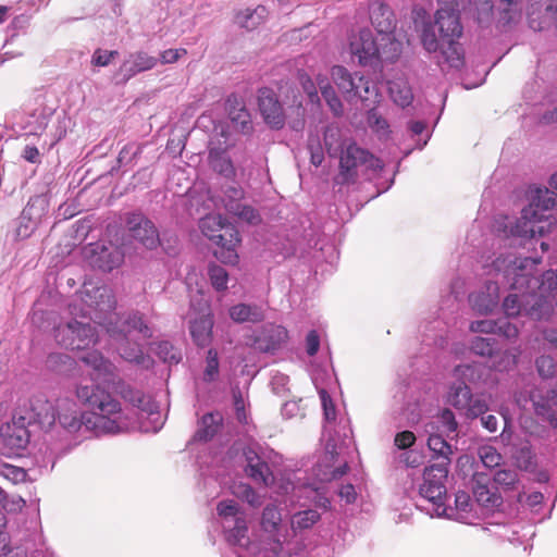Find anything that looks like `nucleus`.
<instances>
[{
	"label": "nucleus",
	"mask_w": 557,
	"mask_h": 557,
	"mask_svg": "<svg viewBox=\"0 0 557 557\" xmlns=\"http://www.w3.org/2000/svg\"><path fill=\"white\" fill-rule=\"evenodd\" d=\"M348 524H233L223 529L237 557H332L352 534Z\"/></svg>",
	"instance_id": "f257e3e1"
},
{
	"label": "nucleus",
	"mask_w": 557,
	"mask_h": 557,
	"mask_svg": "<svg viewBox=\"0 0 557 557\" xmlns=\"http://www.w3.org/2000/svg\"><path fill=\"white\" fill-rule=\"evenodd\" d=\"M81 305L94 323L104 327L110 343L127 362L148 367L150 359L144 354L141 341L152 337L153 331L139 312L128 313L120 319L114 312L115 298L108 286L85 284L81 292Z\"/></svg>",
	"instance_id": "f03ea898"
},
{
	"label": "nucleus",
	"mask_w": 557,
	"mask_h": 557,
	"mask_svg": "<svg viewBox=\"0 0 557 557\" xmlns=\"http://www.w3.org/2000/svg\"><path fill=\"white\" fill-rule=\"evenodd\" d=\"M438 2L434 21L424 22L422 25L420 41L429 53L440 52V64L446 63L449 67L460 69L463 65L465 51L459 41L463 35L459 4L444 3L443 0Z\"/></svg>",
	"instance_id": "7ed1b4c3"
},
{
	"label": "nucleus",
	"mask_w": 557,
	"mask_h": 557,
	"mask_svg": "<svg viewBox=\"0 0 557 557\" xmlns=\"http://www.w3.org/2000/svg\"><path fill=\"white\" fill-rule=\"evenodd\" d=\"M541 261V258H518L512 253L499 255L492 262L490 273L502 274L510 289H527L546 295L557 288V272L547 270L536 276L535 269Z\"/></svg>",
	"instance_id": "20e7f679"
},
{
	"label": "nucleus",
	"mask_w": 557,
	"mask_h": 557,
	"mask_svg": "<svg viewBox=\"0 0 557 557\" xmlns=\"http://www.w3.org/2000/svg\"><path fill=\"white\" fill-rule=\"evenodd\" d=\"M81 360L94 370L95 380L100 381L120 394L126 401L146 413L153 421L160 420L157 404L149 395L133 389L128 384L117 379L115 366L99 351L91 350L82 355Z\"/></svg>",
	"instance_id": "39448f33"
},
{
	"label": "nucleus",
	"mask_w": 557,
	"mask_h": 557,
	"mask_svg": "<svg viewBox=\"0 0 557 557\" xmlns=\"http://www.w3.org/2000/svg\"><path fill=\"white\" fill-rule=\"evenodd\" d=\"M67 433L82 430L95 431L96 434H116L121 432V421L111 420L102 416H92L81 412L77 404L69 398L57 400L55 422Z\"/></svg>",
	"instance_id": "423d86ee"
},
{
	"label": "nucleus",
	"mask_w": 557,
	"mask_h": 557,
	"mask_svg": "<svg viewBox=\"0 0 557 557\" xmlns=\"http://www.w3.org/2000/svg\"><path fill=\"white\" fill-rule=\"evenodd\" d=\"M383 169L382 161L356 143L341 150L339 173L336 183H354L359 175L371 176Z\"/></svg>",
	"instance_id": "0eeeda50"
},
{
	"label": "nucleus",
	"mask_w": 557,
	"mask_h": 557,
	"mask_svg": "<svg viewBox=\"0 0 557 557\" xmlns=\"http://www.w3.org/2000/svg\"><path fill=\"white\" fill-rule=\"evenodd\" d=\"M89 317L84 312L79 318H73L54 329L57 343L67 349H86L97 342L96 329L90 323Z\"/></svg>",
	"instance_id": "6e6552de"
},
{
	"label": "nucleus",
	"mask_w": 557,
	"mask_h": 557,
	"mask_svg": "<svg viewBox=\"0 0 557 557\" xmlns=\"http://www.w3.org/2000/svg\"><path fill=\"white\" fill-rule=\"evenodd\" d=\"M77 398L87 404L99 412H86L92 416H102L111 420L121 421V432L128 428V423L124 418L121 405L109 393L99 387V385H78L76 389Z\"/></svg>",
	"instance_id": "1a4fd4ad"
},
{
	"label": "nucleus",
	"mask_w": 557,
	"mask_h": 557,
	"mask_svg": "<svg viewBox=\"0 0 557 557\" xmlns=\"http://www.w3.org/2000/svg\"><path fill=\"white\" fill-rule=\"evenodd\" d=\"M447 474V461L434 463L425 468L423 483L419 488L420 495L432 504L436 517H442L446 512L443 499L446 495Z\"/></svg>",
	"instance_id": "9d476101"
},
{
	"label": "nucleus",
	"mask_w": 557,
	"mask_h": 557,
	"mask_svg": "<svg viewBox=\"0 0 557 557\" xmlns=\"http://www.w3.org/2000/svg\"><path fill=\"white\" fill-rule=\"evenodd\" d=\"M332 79L348 101L369 100L375 94V86L364 75L350 73L342 65H335L331 71Z\"/></svg>",
	"instance_id": "9b49d317"
},
{
	"label": "nucleus",
	"mask_w": 557,
	"mask_h": 557,
	"mask_svg": "<svg viewBox=\"0 0 557 557\" xmlns=\"http://www.w3.org/2000/svg\"><path fill=\"white\" fill-rule=\"evenodd\" d=\"M272 456V450H265L258 445L247 446L244 449L246 475L257 484L271 486L274 483Z\"/></svg>",
	"instance_id": "f8f14e48"
},
{
	"label": "nucleus",
	"mask_w": 557,
	"mask_h": 557,
	"mask_svg": "<svg viewBox=\"0 0 557 557\" xmlns=\"http://www.w3.org/2000/svg\"><path fill=\"white\" fill-rule=\"evenodd\" d=\"M199 227L206 237L228 251L233 250L239 243L237 231L220 213H212L202 218Z\"/></svg>",
	"instance_id": "ddd939ff"
},
{
	"label": "nucleus",
	"mask_w": 557,
	"mask_h": 557,
	"mask_svg": "<svg viewBox=\"0 0 557 557\" xmlns=\"http://www.w3.org/2000/svg\"><path fill=\"white\" fill-rule=\"evenodd\" d=\"M125 228L128 236L146 249L152 250L160 245V235L154 223L143 212L125 213Z\"/></svg>",
	"instance_id": "4468645a"
},
{
	"label": "nucleus",
	"mask_w": 557,
	"mask_h": 557,
	"mask_svg": "<svg viewBox=\"0 0 557 557\" xmlns=\"http://www.w3.org/2000/svg\"><path fill=\"white\" fill-rule=\"evenodd\" d=\"M448 403L469 419H475L488 410L485 398L473 395L465 383H456L450 387Z\"/></svg>",
	"instance_id": "2eb2a0df"
},
{
	"label": "nucleus",
	"mask_w": 557,
	"mask_h": 557,
	"mask_svg": "<svg viewBox=\"0 0 557 557\" xmlns=\"http://www.w3.org/2000/svg\"><path fill=\"white\" fill-rule=\"evenodd\" d=\"M543 218L544 215H539L533 208H524L521 216L506 227L513 237L534 238L536 234L543 236L555 225V221H544Z\"/></svg>",
	"instance_id": "dca6fc26"
},
{
	"label": "nucleus",
	"mask_w": 557,
	"mask_h": 557,
	"mask_svg": "<svg viewBox=\"0 0 557 557\" xmlns=\"http://www.w3.org/2000/svg\"><path fill=\"white\" fill-rule=\"evenodd\" d=\"M472 493L483 517L494 513L502 505L503 497L490 487V476L483 472H474L471 479Z\"/></svg>",
	"instance_id": "f3484780"
},
{
	"label": "nucleus",
	"mask_w": 557,
	"mask_h": 557,
	"mask_svg": "<svg viewBox=\"0 0 557 557\" xmlns=\"http://www.w3.org/2000/svg\"><path fill=\"white\" fill-rule=\"evenodd\" d=\"M88 263L103 272H110L124 261L123 251L113 244L94 243L84 250Z\"/></svg>",
	"instance_id": "a211bd4d"
},
{
	"label": "nucleus",
	"mask_w": 557,
	"mask_h": 557,
	"mask_svg": "<svg viewBox=\"0 0 557 557\" xmlns=\"http://www.w3.org/2000/svg\"><path fill=\"white\" fill-rule=\"evenodd\" d=\"M57 403L52 404L47 399L35 398L30 403L29 409L24 413H18L21 423L27 425H38L41 430L49 431L55 424Z\"/></svg>",
	"instance_id": "6ab92c4d"
},
{
	"label": "nucleus",
	"mask_w": 557,
	"mask_h": 557,
	"mask_svg": "<svg viewBox=\"0 0 557 557\" xmlns=\"http://www.w3.org/2000/svg\"><path fill=\"white\" fill-rule=\"evenodd\" d=\"M350 52L362 66H377L379 37L370 29H361L350 41Z\"/></svg>",
	"instance_id": "aec40b11"
},
{
	"label": "nucleus",
	"mask_w": 557,
	"mask_h": 557,
	"mask_svg": "<svg viewBox=\"0 0 557 557\" xmlns=\"http://www.w3.org/2000/svg\"><path fill=\"white\" fill-rule=\"evenodd\" d=\"M258 106L264 122L274 129H281L285 124V114L276 94L268 87L258 91Z\"/></svg>",
	"instance_id": "412c9836"
},
{
	"label": "nucleus",
	"mask_w": 557,
	"mask_h": 557,
	"mask_svg": "<svg viewBox=\"0 0 557 557\" xmlns=\"http://www.w3.org/2000/svg\"><path fill=\"white\" fill-rule=\"evenodd\" d=\"M527 17L530 28L535 32L548 29L553 25L557 28V0H549L545 5L533 0L527 9Z\"/></svg>",
	"instance_id": "4be33fe9"
},
{
	"label": "nucleus",
	"mask_w": 557,
	"mask_h": 557,
	"mask_svg": "<svg viewBox=\"0 0 557 557\" xmlns=\"http://www.w3.org/2000/svg\"><path fill=\"white\" fill-rule=\"evenodd\" d=\"M0 438L3 447L10 454H17L26 448L29 442V432L27 423H21L18 413L13 416L12 423H7L0 429Z\"/></svg>",
	"instance_id": "5701e85b"
},
{
	"label": "nucleus",
	"mask_w": 557,
	"mask_h": 557,
	"mask_svg": "<svg viewBox=\"0 0 557 557\" xmlns=\"http://www.w3.org/2000/svg\"><path fill=\"white\" fill-rule=\"evenodd\" d=\"M287 339V330L282 325L264 324L255 335L252 347L261 352H274Z\"/></svg>",
	"instance_id": "b1692460"
},
{
	"label": "nucleus",
	"mask_w": 557,
	"mask_h": 557,
	"mask_svg": "<svg viewBox=\"0 0 557 557\" xmlns=\"http://www.w3.org/2000/svg\"><path fill=\"white\" fill-rule=\"evenodd\" d=\"M158 59L145 51L131 53L121 64L115 77L117 83L125 84L135 75L153 69Z\"/></svg>",
	"instance_id": "393cba45"
},
{
	"label": "nucleus",
	"mask_w": 557,
	"mask_h": 557,
	"mask_svg": "<svg viewBox=\"0 0 557 557\" xmlns=\"http://www.w3.org/2000/svg\"><path fill=\"white\" fill-rule=\"evenodd\" d=\"M499 287L497 282L487 281L479 290L469 295L471 308L479 314L491 313L498 305Z\"/></svg>",
	"instance_id": "a878e982"
},
{
	"label": "nucleus",
	"mask_w": 557,
	"mask_h": 557,
	"mask_svg": "<svg viewBox=\"0 0 557 557\" xmlns=\"http://www.w3.org/2000/svg\"><path fill=\"white\" fill-rule=\"evenodd\" d=\"M496 16L497 23L502 26L517 24L523 13V0H495L492 7Z\"/></svg>",
	"instance_id": "bb28decb"
},
{
	"label": "nucleus",
	"mask_w": 557,
	"mask_h": 557,
	"mask_svg": "<svg viewBox=\"0 0 557 557\" xmlns=\"http://www.w3.org/2000/svg\"><path fill=\"white\" fill-rule=\"evenodd\" d=\"M225 108L235 129L243 134H247L252 129L250 113L235 95L226 99Z\"/></svg>",
	"instance_id": "cd10ccee"
},
{
	"label": "nucleus",
	"mask_w": 557,
	"mask_h": 557,
	"mask_svg": "<svg viewBox=\"0 0 557 557\" xmlns=\"http://www.w3.org/2000/svg\"><path fill=\"white\" fill-rule=\"evenodd\" d=\"M527 301L523 305V315L534 321L545 320L550 315L552 306L545 295L527 290Z\"/></svg>",
	"instance_id": "c85d7f7f"
},
{
	"label": "nucleus",
	"mask_w": 557,
	"mask_h": 557,
	"mask_svg": "<svg viewBox=\"0 0 557 557\" xmlns=\"http://www.w3.org/2000/svg\"><path fill=\"white\" fill-rule=\"evenodd\" d=\"M370 20L379 36L392 34L396 27L395 15L385 3H374L371 7Z\"/></svg>",
	"instance_id": "c756f323"
},
{
	"label": "nucleus",
	"mask_w": 557,
	"mask_h": 557,
	"mask_svg": "<svg viewBox=\"0 0 557 557\" xmlns=\"http://www.w3.org/2000/svg\"><path fill=\"white\" fill-rule=\"evenodd\" d=\"M212 327V317H190L189 319V332L191 338L199 347H206L211 343Z\"/></svg>",
	"instance_id": "7c9ffc66"
},
{
	"label": "nucleus",
	"mask_w": 557,
	"mask_h": 557,
	"mask_svg": "<svg viewBox=\"0 0 557 557\" xmlns=\"http://www.w3.org/2000/svg\"><path fill=\"white\" fill-rule=\"evenodd\" d=\"M222 422L223 416L221 412L214 411L206 413L199 421L194 440L203 442L211 440L220 431Z\"/></svg>",
	"instance_id": "2f4dec72"
},
{
	"label": "nucleus",
	"mask_w": 557,
	"mask_h": 557,
	"mask_svg": "<svg viewBox=\"0 0 557 557\" xmlns=\"http://www.w3.org/2000/svg\"><path fill=\"white\" fill-rule=\"evenodd\" d=\"M430 429L426 431L430 433L428 438V446L434 454V457L441 459L440 462L447 461V466L450 463V457L454 454L453 446L444 438L442 433H433L435 430L434 423L429 425Z\"/></svg>",
	"instance_id": "473e14b6"
},
{
	"label": "nucleus",
	"mask_w": 557,
	"mask_h": 557,
	"mask_svg": "<svg viewBox=\"0 0 557 557\" xmlns=\"http://www.w3.org/2000/svg\"><path fill=\"white\" fill-rule=\"evenodd\" d=\"M228 313L235 323H258L264 319L262 308L257 305L237 304L230 308Z\"/></svg>",
	"instance_id": "72a5a7b5"
},
{
	"label": "nucleus",
	"mask_w": 557,
	"mask_h": 557,
	"mask_svg": "<svg viewBox=\"0 0 557 557\" xmlns=\"http://www.w3.org/2000/svg\"><path fill=\"white\" fill-rule=\"evenodd\" d=\"M557 206V196L554 191L548 188H537L532 197V201L528 208L536 210L539 215H544V221H552L550 214H546L547 211L554 209Z\"/></svg>",
	"instance_id": "f704fd0d"
},
{
	"label": "nucleus",
	"mask_w": 557,
	"mask_h": 557,
	"mask_svg": "<svg viewBox=\"0 0 557 557\" xmlns=\"http://www.w3.org/2000/svg\"><path fill=\"white\" fill-rule=\"evenodd\" d=\"M401 54V42L396 40L392 34L381 35L379 37L377 65L388 62H395Z\"/></svg>",
	"instance_id": "c9c22d12"
},
{
	"label": "nucleus",
	"mask_w": 557,
	"mask_h": 557,
	"mask_svg": "<svg viewBox=\"0 0 557 557\" xmlns=\"http://www.w3.org/2000/svg\"><path fill=\"white\" fill-rule=\"evenodd\" d=\"M388 92L392 100L401 108L410 106L413 100L412 89L407 79L403 77L388 82Z\"/></svg>",
	"instance_id": "e433bc0d"
},
{
	"label": "nucleus",
	"mask_w": 557,
	"mask_h": 557,
	"mask_svg": "<svg viewBox=\"0 0 557 557\" xmlns=\"http://www.w3.org/2000/svg\"><path fill=\"white\" fill-rule=\"evenodd\" d=\"M209 163L213 171L226 178H233L236 174L231 158L223 149L211 148L209 150Z\"/></svg>",
	"instance_id": "4c0bfd02"
},
{
	"label": "nucleus",
	"mask_w": 557,
	"mask_h": 557,
	"mask_svg": "<svg viewBox=\"0 0 557 557\" xmlns=\"http://www.w3.org/2000/svg\"><path fill=\"white\" fill-rule=\"evenodd\" d=\"M268 16V10L263 5H258L255 9H244L236 14V23L248 30L255 29Z\"/></svg>",
	"instance_id": "58836bf2"
},
{
	"label": "nucleus",
	"mask_w": 557,
	"mask_h": 557,
	"mask_svg": "<svg viewBox=\"0 0 557 557\" xmlns=\"http://www.w3.org/2000/svg\"><path fill=\"white\" fill-rule=\"evenodd\" d=\"M502 529L498 535L502 539H506L508 542L512 544L523 543L522 537L529 536L530 539L534 536L535 531L532 529L533 524H496Z\"/></svg>",
	"instance_id": "ea45409f"
},
{
	"label": "nucleus",
	"mask_w": 557,
	"mask_h": 557,
	"mask_svg": "<svg viewBox=\"0 0 557 557\" xmlns=\"http://www.w3.org/2000/svg\"><path fill=\"white\" fill-rule=\"evenodd\" d=\"M469 349L476 356L492 358L498 351L497 341L492 337L474 336L469 341Z\"/></svg>",
	"instance_id": "a19ab883"
},
{
	"label": "nucleus",
	"mask_w": 557,
	"mask_h": 557,
	"mask_svg": "<svg viewBox=\"0 0 557 557\" xmlns=\"http://www.w3.org/2000/svg\"><path fill=\"white\" fill-rule=\"evenodd\" d=\"M516 293L509 294L503 302V309L507 317L523 315V305L527 301L525 289H513Z\"/></svg>",
	"instance_id": "79ce46f5"
},
{
	"label": "nucleus",
	"mask_w": 557,
	"mask_h": 557,
	"mask_svg": "<svg viewBox=\"0 0 557 557\" xmlns=\"http://www.w3.org/2000/svg\"><path fill=\"white\" fill-rule=\"evenodd\" d=\"M225 207L230 213L238 216L240 220L249 224H257L260 221L259 213L251 206L231 201L226 203Z\"/></svg>",
	"instance_id": "37998d69"
},
{
	"label": "nucleus",
	"mask_w": 557,
	"mask_h": 557,
	"mask_svg": "<svg viewBox=\"0 0 557 557\" xmlns=\"http://www.w3.org/2000/svg\"><path fill=\"white\" fill-rule=\"evenodd\" d=\"M513 458L517 466L522 470L532 471L536 466L535 455L529 443L519 446L513 453Z\"/></svg>",
	"instance_id": "c03bdc74"
},
{
	"label": "nucleus",
	"mask_w": 557,
	"mask_h": 557,
	"mask_svg": "<svg viewBox=\"0 0 557 557\" xmlns=\"http://www.w3.org/2000/svg\"><path fill=\"white\" fill-rule=\"evenodd\" d=\"M156 355L165 363L177 364L182 360L181 350L168 341L157 344Z\"/></svg>",
	"instance_id": "a18cd8bd"
},
{
	"label": "nucleus",
	"mask_w": 557,
	"mask_h": 557,
	"mask_svg": "<svg viewBox=\"0 0 557 557\" xmlns=\"http://www.w3.org/2000/svg\"><path fill=\"white\" fill-rule=\"evenodd\" d=\"M454 373L459 383H476L482 376V368L479 364H459Z\"/></svg>",
	"instance_id": "49530a36"
},
{
	"label": "nucleus",
	"mask_w": 557,
	"mask_h": 557,
	"mask_svg": "<svg viewBox=\"0 0 557 557\" xmlns=\"http://www.w3.org/2000/svg\"><path fill=\"white\" fill-rule=\"evenodd\" d=\"M233 493L237 498L247 502L252 508H259L262 505L261 496L248 484H238Z\"/></svg>",
	"instance_id": "de8ad7c7"
},
{
	"label": "nucleus",
	"mask_w": 557,
	"mask_h": 557,
	"mask_svg": "<svg viewBox=\"0 0 557 557\" xmlns=\"http://www.w3.org/2000/svg\"><path fill=\"white\" fill-rule=\"evenodd\" d=\"M208 275L215 290L221 292L227 289L228 274L223 267L210 264Z\"/></svg>",
	"instance_id": "09e8293b"
},
{
	"label": "nucleus",
	"mask_w": 557,
	"mask_h": 557,
	"mask_svg": "<svg viewBox=\"0 0 557 557\" xmlns=\"http://www.w3.org/2000/svg\"><path fill=\"white\" fill-rule=\"evenodd\" d=\"M216 512L222 519H235V522H244L242 518L238 517L240 507L234 499H224L219 502L216 505Z\"/></svg>",
	"instance_id": "8fccbe9b"
},
{
	"label": "nucleus",
	"mask_w": 557,
	"mask_h": 557,
	"mask_svg": "<svg viewBox=\"0 0 557 557\" xmlns=\"http://www.w3.org/2000/svg\"><path fill=\"white\" fill-rule=\"evenodd\" d=\"M219 376V359L214 349H209L206 357V367L202 380L207 383L214 382Z\"/></svg>",
	"instance_id": "3c124183"
},
{
	"label": "nucleus",
	"mask_w": 557,
	"mask_h": 557,
	"mask_svg": "<svg viewBox=\"0 0 557 557\" xmlns=\"http://www.w3.org/2000/svg\"><path fill=\"white\" fill-rule=\"evenodd\" d=\"M437 423L440 425H437L435 429L447 437L455 433L458 428L455 414L449 409H444L442 411L441 416L437 419Z\"/></svg>",
	"instance_id": "603ef678"
},
{
	"label": "nucleus",
	"mask_w": 557,
	"mask_h": 557,
	"mask_svg": "<svg viewBox=\"0 0 557 557\" xmlns=\"http://www.w3.org/2000/svg\"><path fill=\"white\" fill-rule=\"evenodd\" d=\"M478 456L483 466L486 468H494L498 466L502 460L500 454L496 450L495 447L490 445L479 447Z\"/></svg>",
	"instance_id": "864d4df0"
},
{
	"label": "nucleus",
	"mask_w": 557,
	"mask_h": 557,
	"mask_svg": "<svg viewBox=\"0 0 557 557\" xmlns=\"http://www.w3.org/2000/svg\"><path fill=\"white\" fill-rule=\"evenodd\" d=\"M324 145L327 150V153L331 157L337 154L341 144H339V131L336 127L329 126L324 132Z\"/></svg>",
	"instance_id": "5fc2aeb1"
},
{
	"label": "nucleus",
	"mask_w": 557,
	"mask_h": 557,
	"mask_svg": "<svg viewBox=\"0 0 557 557\" xmlns=\"http://www.w3.org/2000/svg\"><path fill=\"white\" fill-rule=\"evenodd\" d=\"M535 366H536L540 376H542L544 379L552 377L555 374V371H556L555 359L550 356H546V355L540 356L535 360Z\"/></svg>",
	"instance_id": "6e6d98bb"
},
{
	"label": "nucleus",
	"mask_w": 557,
	"mask_h": 557,
	"mask_svg": "<svg viewBox=\"0 0 557 557\" xmlns=\"http://www.w3.org/2000/svg\"><path fill=\"white\" fill-rule=\"evenodd\" d=\"M494 482L507 490H512L518 482V473L513 470H498L494 475Z\"/></svg>",
	"instance_id": "4d7b16f0"
},
{
	"label": "nucleus",
	"mask_w": 557,
	"mask_h": 557,
	"mask_svg": "<svg viewBox=\"0 0 557 557\" xmlns=\"http://www.w3.org/2000/svg\"><path fill=\"white\" fill-rule=\"evenodd\" d=\"M190 312L195 317H212L209 301L201 294L191 297Z\"/></svg>",
	"instance_id": "13d9d810"
},
{
	"label": "nucleus",
	"mask_w": 557,
	"mask_h": 557,
	"mask_svg": "<svg viewBox=\"0 0 557 557\" xmlns=\"http://www.w3.org/2000/svg\"><path fill=\"white\" fill-rule=\"evenodd\" d=\"M0 475L12 481L13 483L23 482L26 479V471L23 468L9 463L0 465Z\"/></svg>",
	"instance_id": "bf43d9fd"
},
{
	"label": "nucleus",
	"mask_w": 557,
	"mask_h": 557,
	"mask_svg": "<svg viewBox=\"0 0 557 557\" xmlns=\"http://www.w3.org/2000/svg\"><path fill=\"white\" fill-rule=\"evenodd\" d=\"M141 152V147L136 144H128L122 148L117 157L120 166H127Z\"/></svg>",
	"instance_id": "052dcab7"
},
{
	"label": "nucleus",
	"mask_w": 557,
	"mask_h": 557,
	"mask_svg": "<svg viewBox=\"0 0 557 557\" xmlns=\"http://www.w3.org/2000/svg\"><path fill=\"white\" fill-rule=\"evenodd\" d=\"M497 327V320L492 319H483V320H474L470 323L469 330L472 333H481V334H495Z\"/></svg>",
	"instance_id": "680f3d73"
},
{
	"label": "nucleus",
	"mask_w": 557,
	"mask_h": 557,
	"mask_svg": "<svg viewBox=\"0 0 557 557\" xmlns=\"http://www.w3.org/2000/svg\"><path fill=\"white\" fill-rule=\"evenodd\" d=\"M299 83L304 89V91L307 94L309 100L311 103H319L320 97L318 95L317 87L310 76L306 74L305 72H301L298 74Z\"/></svg>",
	"instance_id": "e2e57ef3"
},
{
	"label": "nucleus",
	"mask_w": 557,
	"mask_h": 557,
	"mask_svg": "<svg viewBox=\"0 0 557 557\" xmlns=\"http://www.w3.org/2000/svg\"><path fill=\"white\" fill-rule=\"evenodd\" d=\"M496 329L497 330L495 334L500 335L507 339H515L519 335L518 326L507 321L506 319H498Z\"/></svg>",
	"instance_id": "0e129e2a"
},
{
	"label": "nucleus",
	"mask_w": 557,
	"mask_h": 557,
	"mask_svg": "<svg viewBox=\"0 0 557 557\" xmlns=\"http://www.w3.org/2000/svg\"><path fill=\"white\" fill-rule=\"evenodd\" d=\"M72 359L65 354H50L47 358V367L53 371L61 372L63 367H70Z\"/></svg>",
	"instance_id": "69168bd1"
},
{
	"label": "nucleus",
	"mask_w": 557,
	"mask_h": 557,
	"mask_svg": "<svg viewBox=\"0 0 557 557\" xmlns=\"http://www.w3.org/2000/svg\"><path fill=\"white\" fill-rule=\"evenodd\" d=\"M416 443V435L411 431L398 432L394 438V445L401 450L410 448Z\"/></svg>",
	"instance_id": "338daca9"
},
{
	"label": "nucleus",
	"mask_w": 557,
	"mask_h": 557,
	"mask_svg": "<svg viewBox=\"0 0 557 557\" xmlns=\"http://www.w3.org/2000/svg\"><path fill=\"white\" fill-rule=\"evenodd\" d=\"M119 54L117 51H108L102 49H97L91 59V63L96 66H107L110 64L112 59H114Z\"/></svg>",
	"instance_id": "774afa93"
}]
</instances>
